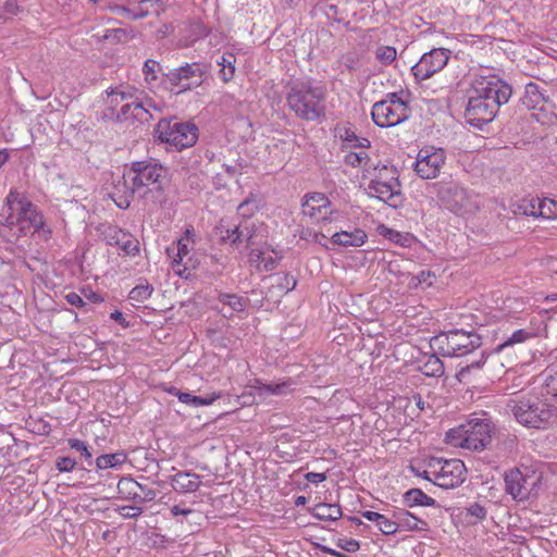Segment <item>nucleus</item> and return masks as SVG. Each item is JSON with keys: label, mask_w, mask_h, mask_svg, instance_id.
<instances>
[{"label": "nucleus", "mask_w": 557, "mask_h": 557, "mask_svg": "<svg viewBox=\"0 0 557 557\" xmlns=\"http://www.w3.org/2000/svg\"><path fill=\"white\" fill-rule=\"evenodd\" d=\"M165 178L166 170L161 164L148 160L133 162L114 185L111 197L121 209H127L136 194L153 203H162Z\"/></svg>", "instance_id": "obj_1"}, {"label": "nucleus", "mask_w": 557, "mask_h": 557, "mask_svg": "<svg viewBox=\"0 0 557 557\" xmlns=\"http://www.w3.org/2000/svg\"><path fill=\"white\" fill-rule=\"evenodd\" d=\"M511 94V87L499 78L476 79L465 112L467 122L482 128L494 120L499 107L508 102Z\"/></svg>", "instance_id": "obj_2"}, {"label": "nucleus", "mask_w": 557, "mask_h": 557, "mask_svg": "<svg viewBox=\"0 0 557 557\" xmlns=\"http://www.w3.org/2000/svg\"><path fill=\"white\" fill-rule=\"evenodd\" d=\"M286 103L304 121H321L325 117V91L310 82H293L286 92Z\"/></svg>", "instance_id": "obj_3"}, {"label": "nucleus", "mask_w": 557, "mask_h": 557, "mask_svg": "<svg viewBox=\"0 0 557 557\" xmlns=\"http://www.w3.org/2000/svg\"><path fill=\"white\" fill-rule=\"evenodd\" d=\"M8 215L3 218V224L7 226H17L20 232L26 235L34 231L45 239L50 236V228L45 224L42 214L37 210L27 197L17 190H10L7 196Z\"/></svg>", "instance_id": "obj_4"}, {"label": "nucleus", "mask_w": 557, "mask_h": 557, "mask_svg": "<svg viewBox=\"0 0 557 557\" xmlns=\"http://www.w3.org/2000/svg\"><path fill=\"white\" fill-rule=\"evenodd\" d=\"M492 431L490 421L471 419L466 424L450 429L446 433V442L456 447L482 450L491 444Z\"/></svg>", "instance_id": "obj_5"}, {"label": "nucleus", "mask_w": 557, "mask_h": 557, "mask_svg": "<svg viewBox=\"0 0 557 557\" xmlns=\"http://www.w3.org/2000/svg\"><path fill=\"white\" fill-rule=\"evenodd\" d=\"M154 134L162 143L169 144L177 151L194 146L198 139V127L190 122L161 119Z\"/></svg>", "instance_id": "obj_6"}, {"label": "nucleus", "mask_w": 557, "mask_h": 557, "mask_svg": "<svg viewBox=\"0 0 557 557\" xmlns=\"http://www.w3.org/2000/svg\"><path fill=\"white\" fill-rule=\"evenodd\" d=\"M208 66L203 63H185L163 74L162 84L176 95L199 87L206 79Z\"/></svg>", "instance_id": "obj_7"}, {"label": "nucleus", "mask_w": 557, "mask_h": 557, "mask_svg": "<svg viewBox=\"0 0 557 557\" xmlns=\"http://www.w3.org/2000/svg\"><path fill=\"white\" fill-rule=\"evenodd\" d=\"M507 407L517 421L528 428L545 429L553 417L547 405L539 399H510Z\"/></svg>", "instance_id": "obj_8"}, {"label": "nucleus", "mask_w": 557, "mask_h": 557, "mask_svg": "<svg viewBox=\"0 0 557 557\" xmlns=\"http://www.w3.org/2000/svg\"><path fill=\"white\" fill-rule=\"evenodd\" d=\"M433 187L441 203L457 214L478 209L473 195L456 182H438Z\"/></svg>", "instance_id": "obj_9"}, {"label": "nucleus", "mask_w": 557, "mask_h": 557, "mask_svg": "<svg viewBox=\"0 0 557 557\" xmlns=\"http://www.w3.org/2000/svg\"><path fill=\"white\" fill-rule=\"evenodd\" d=\"M505 492L516 502L528 500L541 482V476L529 467L512 468L504 473Z\"/></svg>", "instance_id": "obj_10"}, {"label": "nucleus", "mask_w": 557, "mask_h": 557, "mask_svg": "<svg viewBox=\"0 0 557 557\" xmlns=\"http://www.w3.org/2000/svg\"><path fill=\"white\" fill-rule=\"evenodd\" d=\"M521 104L532 111L530 116L542 125H552L557 120L548 97L535 83L525 85Z\"/></svg>", "instance_id": "obj_11"}, {"label": "nucleus", "mask_w": 557, "mask_h": 557, "mask_svg": "<svg viewBox=\"0 0 557 557\" xmlns=\"http://www.w3.org/2000/svg\"><path fill=\"white\" fill-rule=\"evenodd\" d=\"M451 51L445 48H434L425 52L420 60L411 67V73L417 82L431 78L442 71L450 58Z\"/></svg>", "instance_id": "obj_12"}, {"label": "nucleus", "mask_w": 557, "mask_h": 557, "mask_svg": "<svg viewBox=\"0 0 557 557\" xmlns=\"http://www.w3.org/2000/svg\"><path fill=\"white\" fill-rule=\"evenodd\" d=\"M408 103L388 106L386 102H375L372 107V120L380 127H391L400 124L409 117Z\"/></svg>", "instance_id": "obj_13"}, {"label": "nucleus", "mask_w": 557, "mask_h": 557, "mask_svg": "<svg viewBox=\"0 0 557 557\" xmlns=\"http://www.w3.org/2000/svg\"><path fill=\"white\" fill-rule=\"evenodd\" d=\"M190 234L191 231L186 230L185 236L181 237L175 244L166 249L169 257L173 259V271L182 277H188L189 270L196 268V263L193 262V258L189 257L188 244Z\"/></svg>", "instance_id": "obj_14"}, {"label": "nucleus", "mask_w": 557, "mask_h": 557, "mask_svg": "<svg viewBox=\"0 0 557 557\" xmlns=\"http://www.w3.org/2000/svg\"><path fill=\"white\" fill-rule=\"evenodd\" d=\"M392 176L388 181H371L368 185V194L376 197L379 200L397 208L401 202V191L397 171H391Z\"/></svg>", "instance_id": "obj_15"}, {"label": "nucleus", "mask_w": 557, "mask_h": 557, "mask_svg": "<svg viewBox=\"0 0 557 557\" xmlns=\"http://www.w3.org/2000/svg\"><path fill=\"white\" fill-rule=\"evenodd\" d=\"M445 163L443 149H421L418 153L414 171L423 180H431L438 175Z\"/></svg>", "instance_id": "obj_16"}, {"label": "nucleus", "mask_w": 557, "mask_h": 557, "mask_svg": "<svg viewBox=\"0 0 557 557\" xmlns=\"http://www.w3.org/2000/svg\"><path fill=\"white\" fill-rule=\"evenodd\" d=\"M117 492L121 497L137 505L152 502L158 495L156 490L143 485L132 478H122L117 483Z\"/></svg>", "instance_id": "obj_17"}, {"label": "nucleus", "mask_w": 557, "mask_h": 557, "mask_svg": "<svg viewBox=\"0 0 557 557\" xmlns=\"http://www.w3.org/2000/svg\"><path fill=\"white\" fill-rule=\"evenodd\" d=\"M102 235L107 245L119 247L126 256L139 253V242L131 233L110 225L106 227Z\"/></svg>", "instance_id": "obj_18"}, {"label": "nucleus", "mask_w": 557, "mask_h": 557, "mask_svg": "<svg viewBox=\"0 0 557 557\" xmlns=\"http://www.w3.org/2000/svg\"><path fill=\"white\" fill-rule=\"evenodd\" d=\"M442 473L437 478L436 485L442 488H454L462 484L466 480V467L459 459H449L443 461Z\"/></svg>", "instance_id": "obj_19"}, {"label": "nucleus", "mask_w": 557, "mask_h": 557, "mask_svg": "<svg viewBox=\"0 0 557 557\" xmlns=\"http://www.w3.org/2000/svg\"><path fill=\"white\" fill-rule=\"evenodd\" d=\"M331 201L322 193L306 194L301 202L302 214L311 219H326V210Z\"/></svg>", "instance_id": "obj_20"}, {"label": "nucleus", "mask_w": 557, "mask_h": 557, "mask_svg": "<svg viewBox=\"0 0 557 557\" xmlns=\"http://www.w3.org/2000/svg\"><path fill=\"white\" fill-rule=\"evenodd\" d=\"M459 338L468 339L469 336L459 331L442 333L431 338L430 348H444L445 346H448L449 348H468L469 345H471L472 348H476L480 346L479 343L475 344L473 341L470 343H462L459 341Z\"/></svg>", "instance_id": "obj_21"}, {"label": "nucleus", "mask_w": 557, "mask_h": 557, "mask_svg": "<svg viewBox=\"0 0 557 557\" xmlns=\"http://www.w3.org/2000/svg\"><path fill=\"white\" fill-rule=\"evenodd\" d=\"M150 119H153V116L150 113L149 108L146 103L139 101V98L122 106L117 114V120L121 121L137 120L140 123H145Z\"/></svg>", "instance_id": "obj_22"}, {"label": "nucleus", "mask_w": 557, "mask_h": 557, "mask_svg": "<svg viewBox=\"0 0 557 557\" xmlns=\"http://www.w3.org/2000/svg\"><path fill=\"white\" fill-rule=\"evenodd\" d=\"M218 301L222 305L219 311L224 318H231L235 313L244 312L249 304V299L236 294L220 293Z\"/></svg>", "instance_id": "obj_23"}, {"label": "nucleus", "mask_w": 557, "mask_h": 557, "mask_svg": "<svg viewBox=\"0 0 557 557\" xmlns=\"http://www.w3.org/2000/svg\"><path fill=\"white\" fill-rule=\"evenodd\" d=\"M170 482L173 490L180 493L196 492L201 484L200 475L185 471H180L170 476Z\"/></svg>", "instance_id": "obj_24"}, {"label": "nucleus", "mask_w": 557, "mask_h": 557, "mask_svg": "<svg viewBox=\"0 0 557 557\" xmlns=\"http://www.w3.org/2000/svg\"><path fill=\"white\" fill-rule=\"evenodd\" d=\"M393 518L396 519L397 528L406 531H426L429 524L426 521L413 516L406 509H400L393 512Z\"/></svg>", "instance_id": "obj_25"}, {"label": "nucleus", "mask_w": 557, "mask_h": 557, "mask_svg": "<svg viewBox=\"0 0 557 557\" xmlns=\"http://www.w3.org/2000/svg\"><path fill=\"white\" fill-rule=\"evenodd\" d=\"M336 136L343 141V150L345 148L367 149L370 147V140L364 137H359L350 127L346 125H338L335 128Z\"/></svg>", "instance_id": "obj_26"}, {"label": "nucleus", "mask_w": 557, "mask_h": 557, "mask_svg": "<svg viewBox=\"0 0 557 557\" xmlns=\"http://www.w3.org/2000/svg\"><path fill=\"white\" fill-rule=\"evenodd\" d=\"M367 238L368 236L363 230L355 228L352 232H337L332 235L331 240L333 244L344 247H360L366 243Z\"/></svg>", "instance_id": "obj_27"}, {"label": "nucleus", "mask_w": 557, "mask_h": 557, "mask_svg": "<svg viewBox=\"0 0 557 557\" xmlns=\"http://www.w3.org/2000/svg\"><path fill=\"white\" fill-rule=\"evenodd\" d=\"M344 161L347 165L352 168H362L364 173L372 175V172L377 170V165L374 164L364 149L359 151H349L345 154Z\"/></svg>", "instance_id": "obj_28"}, {"label": "nucleus", "mask_w": 557, "mask_h": 557, "mask_svg": "<svg viewBox=\"0 0 557 557\" xmlns=\"http://www.w3.org/2000/svg\"><path fill=\"white\" fill-rule=\"evenodd\" d=\"M161 0H141L138 5L134 9H127L125 7L119 8V10L131 15L133 20H139L148 16L150 13H160Z\"/></svg>", "instance_id": "obj_29"}, {"label": "nucleus", "mask_w": 557, "mask_h": 557, "mask_svg": "<svg viewBox=\"0 0 557 557\" xmlns=\"http://www.w3.org/2000/svg\"><path fill=\"white\" fill-rule=\"evenodd\" d=\"M404 504L407 507L424 506L435 507L437 506L436 500L431 496L426 495L420 488H411L404 494Z\"/></svg>", "instance_id": "obj_30"}, {"label": "nucleus", "mask_w": 557, "mask_h": 557, "mask_svg": "<svg viewBox=\"0 0 557 557\" xmlns=\"http://www.w3.org/2000/svg\"><path fill=\"white\" fill-rule=\"evenodd\" d=\"M313 516L323 521H335L343 515L339 505L321 503L312 509Z\"/></svg>", "instance_id": "obj_31"}, {"label": "nucleus", "mask_w": 557, "mask_h": 557, "mask_svg": "<svg viewBox=\"0 0 557 557\" xmlns=\"http://www.w3.org/2000/svg\"><path fill=\"white\" fill-rule=\"evenodd\" d=\"M127 459V456L124 451H116L113 454H104L99 456L96 459V467L99 470L116 468L122 466Z\"/></svg>", "instance_id": "obj_32"}, {"label": "nucleus", "mask_w": 557, "mask_h": 557, "mask_svg": "<svg viewBox=\"0 0 557 557\" xmlns=\"http://www.w3.org/2000/svg\"><path fill=\"white\" fill-rule=\"evenodd\" d=\"M235 63L236 57L231 52L224 53L221 57V60L218 61V65L221 66L220 77L224 83H228L233 79L235 74Z\"/></svg>", "instance_id": "obj_33"}, {"label": "nucleus", "mask_w": 557, "mask_h": 557, "mask_svg": "<svg viewBox=\"0 0 557 557\" xmlns=\"http://www.w3.org/2000/svg\"><path fill=\"white\" fill-rule=\"evenodd\" d=\"M138 90L132 86H119L116 88L111 89L108 95L111 97L112 104H119L121 101L125 100H136L138 98L136 94Z\"/></svg>", "instance_id": "obj_34"}, {"label": "nucleus", "mask_w": 557, "mask_h": 557, "mask_svg": "<svg viewBox=\"0 0 557 557\" xmlns=\"http://www.w3.org/2000/svg\"><path fill=\"white\" fill-rule=\"evenodd\" d=\"M443 461H446L442 458L431 457L425 461V469H424V479L428 481L433 482L435 485L437 483V478H440L442 473V465Z\"/></svg>", "instance_id": "obj_35"}, {"label": "nucleus", "mask_w": 557, "mask_h": 557, "mask_svg": "<svg viewBox=\"0 0 557 557\" xmlns=\"http://www.w3.org/2000/svg\"><path fill=\"white\" fill-rule=\"evenodd\" d=\"M421 371L428 376H441L444 373V364L437 356L430 355Z\"/></svg>", "instance_id": "obj_36"}, {"label": "nucleus", "mask_w": 557, "mask_h": 557, "mask_svg": "<svg viewBox=\"0 0 557 557\" xmlns=\"http://www.w3.org/2000/svg\"><path fill=\"white\" fill-rule=\"evenodd\" d=\"M161 71V65L158 61L156 60H152V59H148L145 61L144 63V66H143V74H144V77H145V82L148 84V85H153L159 76V72Z\"/></svg>", "instance_id": "obj_37"}, {"label": "nucleus", "mask_w": 557, "mask_h": 557, "mask_svg": "<svg viewBox=\"0 0 557 557\" xmlns=\"http://www.w3.org/2000/svg\"><path fill=\"white\" fill-rule=\"evenodd\" d=\"M537 214L544 219H554L557 216V201L548 198L537 200Z\"/></svg>", "instance_id": "obj_38"}, {"label": "nucleus", "mask_w": 557, "mask_h": 557, "mask_svg": "<svg viewBox=\"0 0 557 557\" xmlns=\"http://www.w3.org/2000/svg\"><path fill=\"white\" fill-rule=\"evenodd\" d=\"M221 238L224 243H230L232 245L240 244V234H239V224H234L232 226H227L224 230V225L220 226Z\"/></svg>", "instance_id": "obj_39"}, {"label": "nucleus", "mask_w": 557, "mask_h": 557, "mask_svg": "<svg viewBox=\"0 0 557 557\" xmlns=\"http://www.w3.org/2000/svg\"><path fill=\"white\" fill-rule=\"evenodd\" d=\"M397 51L392 46H379L375 50V58L384 65H388L396 60Z\"/></svg>", "instance_id": "obj_40"}, {"label": "nucleus", "mask_w": 557, "mask_h": 557, "mask_svg": "<svg viewBox=\"0 0 557 557\" xmlns=\"http://www.w3.org/2000/svg\"><path fill=\"white\" fill-rule=\"evenodd\" d=\"M381 234L401 247H409L412 240V237L409 234H401L400 232L391 228H384V232Z\"/></svg>", "instance_id": "obj_41"}, {"label": "nucleus", "mask_w": 557, "mask_h": 557, "mask_svg": "<svg viewBox=\"0 0 557 557\" xmlns=\"http://www.w3.org/2000/svg\"><path fill=\"white\" fill-rule=\"evenodd\" d=\"M152 292H153V288L151 285L140 284V285L135 286L129 292V298L132 300L143 302L151 296Z\"/></svg>", "instance_id": "obj_42"}, {"label": "nucleus", "mask_w": 557, "mask_h": 557, "mask_svg": "<svg viewBox=\"0 0 557 557\" xmlns=\"http://www.w3.org/2000/svg\"><path fill=\"white\" fill-rule=\"evenodd\" d=\"M257 384L259 385L258 388L260 391L274 394V395H282L286 393V389L290 386V381H285L282 383H261L259 380L257 381Z\"/></svg>", "instance_id": "obj_43"}, {"label": "nucleus", "mask_w": 557, "mask_h": 557, "mask_svg": "<svg viewBox=\"0 0 557 557\" xmlns=\"http://www.w3.org/2000/svg\"><path fill=\"white\" fill-rule=\"evenodd\" d=\"M67 444L72 449L81 453L82 457L87 461L88 466L92 465V454L89 451L85 442L78 438H70Z\"/></svg>", "instance_id": "obj_44"}, {"label": "nucleus", "mask_w": 557, "mask_h": 557, "mask_svg": "<svg viewBox=\"0 0 557 557\" xmlns=\"http://www.w3.org/2000/svg\"><path fill=\"white\" fill-rule=\"evenodd\" d=\"M207 336L211 339V344L219 345L222 348H226L230 345H235L234 342L231 341V338H224L222 336V331L213 327H208L206 330Z\"/></svg>", "instance_id": "obj_45"}, {"label": "nucleus", "mask_w": 557, "mask_h": 557, "mask_svg": "<svg viewBox=\"0 0 557 557\" xmlns=\"http://www.w3.org/2000/svg\"><path fill=\"white\" fill-rule=\"evenodd\" d=\"M535 336L533 332H528L525 330H518L512 333V335L505 341L503 344L498 345L497 348H506L507 346L520 344L527 341L530 337Z\"/></svg>", "instance_id": "obj_46"}, {"label": "nucleus", "mask_w": 557, "mask_h": 557, "mask_svg": "<svg viewBox=\"0 0 557 557\" xmlns=\"http://www.w3.org/2000/svg\"><path fill=\"white\" fill-rule=\"evenodd\" d=\"M281 290L288 293L296 287L297 281L289 274H276L273 276Z\"/></svg>", "instance_id": "obj_47"}, {"label": "nucleus", "mask_w": 557, "mask_h": 557, "mask_svg": "<svg viewBox=\"0 0 557 557\" xmlns=\"http://www.w3.org/2000/svg\"><path fill=\"white\" fill-rule=\"evenodd\" d=\"M376 525L379 530L385 535H392L398 531L396 519H388L384 515L383 519H380Z\"/></svg>", "instance_id": "obj_48"}, {"label": "nucleus", "mask_w": 557, "mask_h": 557, "mask_svg": "<svg viewBox=\"0 0 557 557\" xmlns=\"http://www.w3.org/2000/svg\"><path fill=\"white\" fill-rule=\"evenodd\" d=\"M65 299L70 305L82 309L84 312H89V302L85 301V299L78 294L69 293L65 296Z\"/></svg>", "instance_id": "obj_49"}, {"label": "nucleus", "mask_w": 557, "mask_h": 557, "mask_svg": "<svg viewBox=\"0 0 557 557\" xmlns=\"http://www.w3.org/2000/svg\"><path fill=\"white\" fill-rule=\"evenodd\" d=\"M76 466V460L71 457H59L55 460V468L60 472H71Z\"/></svg>", "instance_id": "obj_50"}, {"label": "nucleus", "mask_w": 557, "mask_h": 557, "mask_svg": "<svg viewBox=\"0 0 557 557\" xmlns=\"http://www.w3.org/2000/svg\"><path fill=\"white\" fill-rule=\"evenodd\" d=\"M337 546L343 550L348 553H354L359 549L360 544L358 541L352 539H339L337 542Z\"/></svg>", "instance_id": "obj_51"}, {"label": "nucleus", "mask_w": 557, "mask_h": 557, "mask_svg": "<svg viewBox=\"0 0 557 557\" xmlns=\"http://www.w3.org/2000/svg\"><path fill=\"white\" fill-rule=\"evenodd\" d=\"M255 210H257V205L255 201L249 199H246L238 206V212L243 216H250Z\"/></svg>", "instance_id": "obj_52"}, {"label": "nucleus", "mask_w": 557, "mask_h": 557, "mask_svg": "<svg viewBox=\"0 0 557 557\" xmlns=\"http://www.w3.org/2000/svg\"><path fill=\"white\" fill-rule=\"evenodd\" d=\"M467 510L468 515L478 520H483L486 517V509L478 503L472 504Z\"/></svg>", "instance_id": "obj_53"}, {"label": "nucleus", "mask_w": 557, "mask_h": 557, "mask_svg": "<svg viewBox=\"0 0 557 557\" xmlns=\"http://www.w3.org/2000/svg\"><path fill=\"white\" fill-rule=\"evenodd\" d=\"M124 518H137L143 513L141 507L137 506H124L120 510Z\"/></svg>", "instance_id": "obj_54"}, {"label": "nucleus", "mask_w": 557, "mask_h": 557, "mask_svg": "<svg viewBox=\"0 0 557 557\" xmlns=\"http://www.w3.org/2000/svg\"><path fill=\"white\" fill-rule=\"evenodd\" d=\"M222 396L221 393H212L206 397L196 396L194 406H208L211 405L215 399H219Z\"/></svg>", "instance_id": "obj_55"}, {"label": "nucleus", "mask_w": 557, "mask_h": 557, "mask_svg": "<svg viewBox=\"0 0 557 557\" xmlns=\"http://www.w3.org/2000/svg\"><path fill=\"white\" fill-rule=\"evenodd\" d=\"M84 296H85V301L89 302V312L92 311L94 305H99V304L103 302L102 296L92 290L84 292Z\"/></svg>", "instance_id": "obj_56"}, {"label": "nucleus", "mask_w": 557, "mask_h": 557, "mask_svg": "<svg viewBox=\"0 0 557 557\" xmlns=\"http://www.w3.org/2000/svg\"><path fill=\"white\" fill-rule=\"evenodd\" d=\"M536 205L537 200L532 199L529 201H524V203L520 206V209L523 210V213L525 215L540 216V214H537Z\"/></svg>", "instance_id": "obj_57"}, {"label": "nucleus", "mask_w": 557, "mask_h": 557, "mask_svg": "<svg viewBox=\"0 0 557 557\" xmlns=\"http://www.w3.org/2000/svg\"><path fill=\"white\" fill-rule=\"evenodd\" d=\"M544 267L550 276H557V258L548 257L544 261Z\"/></svg>", "instance_id": "obj_58"}, {"label": "nucleus", "mask_w": 557, "mask_h": 557, "mask_svg": "<svg viewBox=\"0 0 557 557\" xmlns=\"http://www.w3.org/2000/svg\"><path fill=\"white\" fill-rule=\"evenodd\" d=\"M379 173L372 181H388L391 180L392 173L391 171H396V169L388 168L386 165H383L381 169L377 168L376 170Z\"/></svg>", "instance_id": "obj_59"}, {"label": "nucleus", "mask_w": 557, "mask_h": 557, "mask_svg": "<svg viewBox=\"0 0 557 557\" xmlns=\"http://www.w3.org/2000/svg\"><path fill=\"white\" fill-rule=\"evenodd\" d=\"M239 234H240V243L249 242L251 239L252 232L247 222H245L244 224H239Z\"/></svg>", "instance_id": "obj_60"}, {"label": "nucleus", "mask_w": 557, "mask_h": 557, "mask_svg": "<svg viewBox=\"0 0 557 557\" xmlns=\"http://www.w3.org/2000/svg\"><path fill=\"white\" fill-rule=\"evenodd\" d=\"M259 258H261V263H262V270L263 271H265V272L272 271L276 267V261L271 256L263 257L262 253H261L259 256Z\"/></svg>", "instance_id": "obj_61"}, {"label": "nucleus", "mask_w": 557, "mask_h": 557, "mask_svg": "<svg viewBox=\"0 0 557 557\" xmlns=\"http://www.w3.org/2000/svg\"><path fill=\"white\" fill-rule=\"evenodd\" d=\"M170 511H171V516H172V517H177V516H180V515H182V516H188V515H190V513H193V512H194V510H193V509H190V508H186V507H182L181 505H175V506H173V507L170 509Z\"/></svg>", "instance_id": "obj_62"}, {"label": "nucleus", "mask_w": 557, "mask_h": 557, "mask_svg": "<svg viewBox=\"0 0 557 557\" xmlns=\"http://www.w3.org/2000/svg\"><path fill=\"white\" fill-rule=\"evenodd\" d=\"M306 479L310 483L318 484V483L325 481L326 475L324 473H319V472H308L306 474Z\"/></svg>", "instance_id": "obj_63"}, {"label": "nucleus", "mask_w": 557, "mask_h": 557, "mask_svg": "<svg viewBox=\"0 0 557 557\" xmlns=\"http://www.w3.org/2000/svg\"><path fill=\"white\" fill-rule=\"evenodd\" d=\"M380 102H386V104H388V106H394V104H398V103H407L396 92L387 94L386 98L381 100Z\"/></svg>", "instance_id": "obj_64"}]
</instances>
